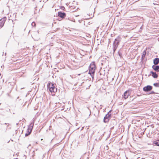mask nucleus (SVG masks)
I'll use <instances>...</instances> for the list:
<instances>
[{"label":"nucleus","instance_id":"obj_1","mask_svg":"<svg viewBox=\"0 0 159 159\" xmlns=\"http://www.w3.org/2000/svg\"><path fill=\"white\" fill-rule=\"evenodd\" d=\"M47 88L49 91L52 93H53V95L55 94V93L57 91V85L55 83H54L50 82H49L47 84Z\"/></svg>","mask_w":159,"mask_h":159},{"label":"nucleus","instance_id":"obj_2","mask_svg":"<svg viewBox=\"0 0 159 159\" xmlns=\"http://www.w3.org/2000/svg\"><path fill=\"white\" fill-rule=\"evenodd\" d=\"M122 38L120 35H119L115 39L113 43V52H115L116 50L118 45L122 40Z\"/></svg>","mask_w":159,"mask_h":159},{"label":"nucleus","instance_id":"obj_3","mask_svg":"<svg viewBox=\"0 0 159 159\" xmlns=\"http://www.w3.org/2000/svg\"><path fill=\"white\" fill-rule=\"evenodd\" d=\"M96 68V66L95 64V62L94 61L92 62L89 66V73H95Z\"/></svg>","mask_w":159,"mask_h":159},{"label":"nucleus","instance_id":"obj_4","mask_svg":"<svg viewBox=\"0 0 159 159\" xmlns=\"http://www.w3.org/2000/svg\"><path fill=\"white\" fill-rule=\"evenodd\" d=\"M34 122H31L28 126L26 130V133L25 134V136L26 137L30 135L31 133L34 125Z\"/></svg>","mask_w":159,"mask_h":159},{"label":"nucleus","instance_id":"obj_5","mask_svg":"<svg viewBox=\"0 0 159 159\" xmlns=\"http://www.w3.org/2000/svg\"><path fill=\"white\" fill-rule=\"evenodd\" d=\"M39 30H36V31H33L31 32V35L32 37L35 40H38L39 38Z\"/></svg>","mask_w":159,"mask_h":159},{"label":"nucleus","instance_id":"obj_6","mask_svg":"<svg viewBox=\"0 0 159 159\" xmlns=\"http://www.w3.org/2000/svg\"><path fill=\"white\" fill-rule=\"evenodd\" d=\"M111 117V114H106L103 118V122L105 123L108 122Z\"/></svg>","mask_w":159,"mask_h":159},{"label":"nucleus","instance_id":"obj_7","mask_svg":"<svg viewBox=\"0 0 159 159\" xmlns=\"http://www.w3.org/2000/svg\"><path fill=\"white\" fill-rule=\"evenodd\" d=\"M153 87L150 85H148L143 88V91L145 93H148L152 89Z\"/></svg>","mask_w":159,"mask_h":159},{"label":"nucleus","instance_id":"obj_8","mask_svg":"<svg viewBox=\"0 0 159 159\" xmlns=\"http://www.w3.org/2000/svg\"><path fill=\"white\" fill-rule=\"evenodd\" d=\"M131 90V89H129L126 91L124 93L122 96L125 99L127 98L130 95V91Z\"/></svg>","mask_w":159,"mask_h":159},{"label":"nucleus","instance_id":"obj_9","mask_svg":"<svg viewBox=\"0 0 159 159\" xmlns=\"http://www.w3.org/2000/svg\"><path fill=\"white\" fill-rule=\"evenodd\" d=\"M6 19V18H3L0 20V29L3 26Z\"/></svg>","mask_w":159,"mask_h":159},{"label":"nucleus","instance_id":"obj_10","mask_svg":"<svg viewBox=\"0 0 159 159\" xmlns=\"http://www.w3.org/2000/svg\"><path fill=\"white\" fill-rule=\"evenodd\" d=\"M58 16L61 18H64L66 16V14L64 12L59 11L58 12Z\"/></svg>","mask_w":159,"mask_h":159},{"label":"nucleus","instance_id":"obj_11","mask_svg":"<svg viewBox=\"0 0 159 159\" xmlns=\"http://www.w3.org/2000/svg\"><path fill=\"white\" fill-rule=\"evenodd\" d=\"M152 68L155 71L159 72V65H153Z\"/></svg>","mask_w":159,"mask_h":159},{"label":"nucleus","instance_id":"obj_12","mask_svg":"<svg viewBox=\"0 0 159 159\" xmlns=\"http://www.w3.org/2000/svg\"><path fill=\"white\" fill-rule=\"evenodd\" d=\"M154 65H157L159 62V58H154L153 60Z\"/></svg>","mask_w":159,"mask_h":159},{"label":"nucleus","instance_id":"obj_13","mask_svg":"<svg viewBox=\"0 0 159 159\" xmlns=\"http://www.w3.org/2000/svg\"><path fill=\"white\" fill-rule=\"evenodd\" d=\"M153 143L156 146H159V139L154 141Z\"/></svg>","mask_w":159,"mask_h":159},{"label":"nucleus","instance_id":"obj_14","mask_svg":"<svg viewBox=\"0 0 159 159\" xmlns=\"http://www.w3.org/2000/svg\"><path fill=\"white\" fill-rule=\"evenodd\" d=\"M152 76L154 78H157L158 77V75L156 74V72H154L152 75Z\"/></svg>","mask_w":159,"mask_h":159},{"label":"nucleus","instance_id":"obj_15","mask_svg":"<svg viewBox=\"0 0 159 159\" xmlns=\"http://www.w3.org/2000/svg\"><path fill=\"white\" fill-rule=\"evenodd\" d=\"M146 49L145 50H144L143 51V52L142 53V56H141L142 57H145L146 54Z\"/></svg>","mask_w":159,"mask_h":159},{"label":"nucleus","instance_id":"obj_16","mask_svg":"<svg viewBox=\"0 0 159 159\" xmlns=\"http://www.w3.org/2000/svg\"><path fill=\"white\" fill-rule=\"evenodd\" d=\"M153 85L155 87H159V82L153 84Z\"/></svg>","mask_w":159,"mask_h":159},{"label":"nucleus","instance_id":"obj_17","mask_svg":"<svg viewBox=\"0 0 159 159\" xmlns=\"http://www.w3.org/2000/svg\"><path fill=\"white\" fill-rule=\"evenodd\" d=\"M88 73L90 75L92 78L93 80L94 79V75L95 73Z\"/></svg>","mask_w":159,"mask_h":159},{"label":"nucleus","instance_id":"obj_18","mask_svg":"<svg viewBox=\"0 0 159 159\" xmlns=\"http://www.w3.org/2000/svg\"><path fill=\"white\" fill-rule=\"evenodd\" d=\"M155 93H156L154 92V91H152L150 92H149L148 93H147V94L148 95H149L151 94H153Z\"/></svg>","mask_w":159,"mask_h":159},{"label":"nucleus","instance_id":"obj_19","mask_svg":"<svg viewBox=\"0 0 159 159\" xmlns=\"http://www.w3.org/2000/svg\"><path fill=\"white\" fill-rule=\"evenodd\" d=\"M118 53L119 56L121 57H122V53L119 51H118Z\"/></svg>","mask_w":159,"mask_h":159},{"label":"nucleus","instance_id":"obj_20","mask_svg":"<svg viewBox=\"0 0 159 159\" xmlns=\"http://www.w3.org/2000/svg\"><path fill=\"white\" fill-rule=\"evenodd\" d=\"M31 25L32 26H35L36 24L34 22H33L32 23Z\"/></svg>","mask_w":159,"mask_h":159},{"label":"nucleus","instance_id":"obj_21","mask_svg":"<svg viewBox=\"0 0 159 159\" xmlns=\"http://www.w3.org/2000/svg\"><path fill=\"white\" fill-rule=\"evenodd\" d=\"M112 110H110L108 112H107V114H111V112L112 111Z\"/></svg>","mask_w":159,"mask_h":159},{"label":"nucleus","instance_id":"obj_22","mask_svg":"<svg viewBox=\"0 0 159 159\" xmlns=\"http://www.w3.org/2000/svg\"><path fill=\"white\" fill-rule=\"evenodd\" d=\"M144 57H141V61H142L144 59Z\"/></svg>","mask_w":159,"mask_h":159},{"label":"nucleus","instance_id":"obj_23","mask_svg":"<svg viewBox=\"0 0 159 159\" xmlns=\"http://www.w3.org/2000/svg\"><path fill=\"white\" fill-rule=\"evenodd\" d=\"M154 73V72H153V71H150V74H152H152Z\"/></svg>","mask_w":159,"mask_h":159},{"label":"nucleus","instance_id":"obj_24","mask_svg":"<svg viewBox=\"0 0 159 159\" xmlns=\"http://www.w3.org/2000/svg\"><path fill=\"white\" fill-rule=\"evenodd\" d=\"M65 7H63H63H61V9L63 10L64 9H65Z\"/></svg>","mask_w":159,"mask_h":159},{"label":"nucleus","instance_id":"obj_25","mask_svg":"<svg viewBox=\"0 0 159 159\" xmlns=\"http://www.w3.org/2000/svg\"><path fill=\"white\" fill-rule=\"evenodd\" d=\"M98 73H99V74L100 75H102V73L101 72H98Z\"/></svg>","mask_w":159,"mask_h":159},{"label":"nucleus","instance_id":"obj_26","mask_svg":"<svg viewBox=\"0 0 159 159\" xmlns=\"http://www.w3.org/2000/svg\"><path fill=\"white\" fill-rule=\"evenodd\" d=\"M20 121H21V120H19V122H20ZM19 123H16V125H17H17H18Z\"/></svg>","mask_w":159,"mask_h":159},{"label":"nucleus","instance_id":"obj_27","mask_svg":"<svg viewBox=\"0 0 159 159\" xmlns=\"http://www.w3.org/2000/svg\"><path fill=\"white\" fill-rule=\"evenodd\" d=\"M114 128V126H113L111 128V129H113Z\"/></svg>","mask_w":159,"mask_h":159},{"label":"nucleus","instance_id":"obj_28","mask_svg":"<svg viewBox=\"0 0 159 159\" xmlns=\"http://www.w3.org/2000/svg\"><path fill=\"white\" fill-rule=\"evenodd\" d=\"M141 94H140V95H139V94H137V96H139H139H141Z\"/></svg>","mask_w":159,"mask_h":159},{"label":"nucleus","instance_id":"obj_29","mask_svg":"<svg viewBox=\"0 0 159 159\" xmlns=\"http://www.w3.org/2000/svg\"><path fill=\"white\" fill-rule=\"evenodd\" d=\"M124 36L125 37H125H127L128 36V35L127 34L126 35H125Z\"/></svg>","mask_w":159,"mask_h":159},{"label":"nucleus","instance_id":"obj_30","mask_svg":"<svg viewBox=\"0 0 159 159\" xmlns=\"http://www.w3.org/2000/svg\"><path fill=\"white\" fill-rule=\"evenodd\" d=\"M113 121L114 122V123L116 124V121H115V120H114Z\"/></svg>","mask_w":159,"mask_h":159},{"label":"nucleus","instance_id":"obj_31","mask_svg":"<svg viewBox=\"0 0 159 159\" xmlns=\"http://www.w3.org/2000/svg\"><path fill=\"white\" fill-rule=\"evenodd\" d=\"M19 97H18L17 98V99H16V101H17V99H19Z\"/></svg>","mask_w":159,"mask_h":159},{"label":"nucleus","instance_id":"obj_32","mask_svg":"<svg viewBox=\"0 0 159 159\" xmlns=\"http://www.w3.org/2000/svg\"><path fill=\"white\" fill-rule=\"evenodd\" d=\"M113 34H111V37H113Z\"/></svg>","mask_w":159,"mask_h":159},{"label":"nucleus","instance_id":"obj_33","mask_svg":"<svg viewBox=\"0 0 159 159\" xmlns=\"http://www.w3.org/2000/svg\"><path fill=\"white\" fill-rule=\"evenodd\" d=\"M10 140H9L8 141H7V143H9L10 142Z\"/></svg>","mask_w":159,"mask_h":159},{"label":"nucleus","instance_id":"obj_34","mask_svg":"<svg viewBox=\"0 0 159 159\" xmlns=\"http://www.w3.org/2000/svg\"><path fill=\"white\" fill-rule=\"evenodd\" d=\"M57 144H58V143L56 144H55V145H54V146H56V145H57Z\"/></svg>","mask_w":159,"mask_h":159},{"label":"nucleus","instance_id":"obj_35","mask_svg":"<svg viewBox=\"0 0 159 159\" xmlns=\"http://www.w3.org/2000/svg\"><path fill=\"white\" fill-rule=\"evenodd\" d=\"M4 53V52H3V54H2V56H3V55Z\"/></svg>","mask_w":159,"mask_h":159},{"label":"nucleus","instance_id":"obj_36","mask_svg":"<svg viewBox=\"0 0 159 159\" xmlns=\"http://www.w3.org/2000/svg\"><path fill=\"white\" fill-rule=\"evenodd\" d=\"M142 30H139V32H141Z\"/></svg>","mask_w":159,"mask_h":159},{"label":"nucleus","instance_id":"obj_37","mask_svg":"<svg viewBox=\"0 0 159 159\" xmlns=\"http://www.w3.org/2000/svg\"><path fill=\"white\" fill-rule=\"evenodd\" d=\"M6 54H7V53H6V52L5 53V56H6Z\"/></svg>","mask_w":159,"mask_h":159},{"label":"nucleus","instance_id":"obj_38","mask_svg":"<svg viewBox=\"0 0 159 159\" xmlns=\"http://www.w3.org/2000/svg\"><path fill=\"white\" fill-rule=\"evenodd\" d=\"M151 75V74H149L148 75V76L149 77Z\"/></svg>","mask_w":159,"mask_h":159},{"label":"nucleus","instance_id":"obj_39","mask_svg":"<svg viewBox=\"0 0 159 159\" xmlns=\"http://www.w3.org/2000/svg\"><path fill=\"white\" fill-rule=\"evenodd\" d=\"M14 159H18V158H14Z\"/></svg>","mask_w":159,"mask_h":159},{"label":"nucleus","instance_id":"obj_40","mask_svg":"<svg viewBox=\"0 0 159 159\" xmlns=\"http://www.w3.org/2000/svg\"><path fill=\"white\" fill-rule=\"evenodd\" d=\"M135 98H134L132 100V101Z\"/></svg>","mask_w":159,"mask_h":159},{"label":"nucleus","instance_id":"obj_41","mask_svg":"<svg viewBox=\"0 0 159 159\" xmlns=\"http://www.w3.org/2000/svg\"><path fill=\"white\" fill-rule=\"evenodd\" d=\"M4 124H5V125H7V123H5Z\"/></svg>","mask_w":159,"mask_h":159},{"label":"nucleus","instance_id":"obj_42","mask_svg":"<svg viewBox=\"0 0 159 159\" xmlns=\"http://www.w3.org/2000/svg\"><path fill=\"white\" fill-rule=\"evenodd\" d=\"M12 56H13V57H12V56H11V57H13L14 56H13V55H12Z\"/></svg>","mask_w":159,"mask_h":159},{"label":"nucleus","instance_id":"obj_43","mask_svg":"<svg viewBox=\"0 0 159 159\" xmlns=\"http://www.w3.org/2000/svg\"><path fill=\"white\" fill-rule=\"evenodd\" d=\"M30 30H29V33H30Z\"/></svg>","mask_w":159,"mask_h":159},{"label":"nucleus","instance_id":"obj_44","mask_svg":"<svg viewBox=\"0 0 159 159\" xmlns=\"http://www.w3.org/2000/svg\"><path fill=\"white\" fill-rule=\"evenodd\" d=\"M21 100L20 99H19V101H20V100Z\"/></svg>","mask_w":159,"mask_h":159},{"label":"nucleus","instance_id":"obj_45","mask_svg":"<svg viewBox=\"0 0 159 159\" xmlns=\"http://www.w3.org/2000/svg\"><path fill=\"white\" fill-rule=\"evenodd\" d=\"M129 32H127V33H129Z\"/></svg>","mask_w":159,"mask_h":159}]
</instances>
